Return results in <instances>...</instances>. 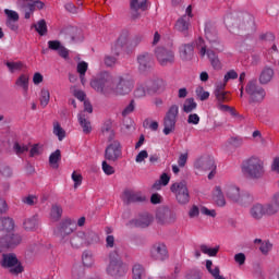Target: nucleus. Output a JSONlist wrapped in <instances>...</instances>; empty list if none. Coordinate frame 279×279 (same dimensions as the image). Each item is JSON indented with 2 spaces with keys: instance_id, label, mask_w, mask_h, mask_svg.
Wrapping results in <instances>:
<instances>
[{
  "instance_id": "1",
  "label": "nucleus",
  "mask_w": 279,
  "mask_h": 279,
  "mask_svg": "<svg viewBox=\"0 0 279 279\" xmlns=\"http://www.w3.org/2000/svg\"><path fill=\"white\" fill-rule=\"evenodd\" d=\"M89 84L96 93L105 97H124L134 89V80L123 75L113 77L108 72L98 74Z\"/></svg>"
},
{
  "instance_id": "2",
  "label": "nucleus",
  "mask_w": 279,
  "mask_h": 279,
  "mask_svg": "<svg viewBox=\"0 0 279 279\" xmlns=\"http://www.w3.org/2000/svg\"><path fill=\"white\" fill-rule=\"evenodd\" d=\"M225 193V195H223ZM226 197L235 204H243V195H241V189L234 184H226L223 189L217 185L213 192V199L220 208L226 206Z\"/></svg>"
},
{
  "instance_id": "3",
  "label": "nucleus",
  "mask_w": 279,
  "mask_h": 279,
  "mask_svg": "<svg viewBox=\"0 0 279 279\" xmlns=\"http://www.w3.org/2000/svg\"><path fill=\"white\" fill-rule=\"evenodd\" d=\"M106 274L111 278H123V276L128 274V264H125L121 258V255L119 254V247H116L109 253Z\"/></svg>"
},
{
  "instance_id": "4",
  "label": "nucleus",
  "mask_w": 279,
  "mask_h": 279,
  "mask_svg": "<svg viewBox=\"0 0 279 279\" xmlns=\"http://www.w3.org/2000/svg\"><path fill=\"white\" fill-rule=\"evenodd\" d=\"M242 172L251 180H260L265 175V162L256 156L250 157L243 161Z\"/></svg>"
},
{
  "instance_id": "5",
  "label": "nucleus",
  "mask_w": 279,
  "mask_h": 279,
  "mask_svg": "<svg viewBox=\"0 0 279 279\" xmlns=\"http://www.w3.org/2000/svg\"><path fill=\"white\" fill-rule=\"evenodd\" d=\"M171 193L175 196V199L180 206H186L191 202V194L189 193V186L186 182H175L170 186Z\"/></svg>"
},
{
  "instance_id": "6",
  "label": "nucleus",
  "mask_w": 279,
  "mask_h": 279,
  "mask_svg": "<svg viewBox=\"0 0 279 279\" xmlns=\"http://www.w3.org/2000/svg\"><path fill=\"white\" fill-rule=\"evenodd\" d=\"M194 44L196 49H201L199 54L202 56V58H204V56H206L207 53V58L210 60L213 69H215L216 71L222 69L223 65L221 64L219 57L217 56V53H215V51L206 50V44H204V39L202 37H198Z\"/></svg>"
},
{
  "instance_id": "7",
  "label": "nucleus",
  "mask_w": 279,
  "mask_h": 279,
  "mask_svg": "<svg viewBox=\"0 0 279 279\" xmlns=\"http://www.w3.org/2000/svg\"><path fill=\"white\" fill-rule=\"evenodd\" d=\"M245 93L250 96V100L253 101V104H260L267 96L265 88L258 85L256 80L250 81L246 84Z\"/></svg>"
},
{
  "instance_id": "8",
  "label": "nucleus",
  "mask_w": 279,
  "mask_h": 279,
  "mask_svg": "<svg viewBox=\"0 0 279 279\" xmlns=\"http://www.w3.org/2000/svg\"><path fill=\"white\" fill-rule=\"evenodd\" d=\"M180 108L178 105H172L163 119V134L169 136V133L175 130V123L178 122V114Z\"/></svg>"
},
{
  "instance_id": "9",
  "label": "nucleus",
  "mask_w": 279,
  "mask_h": 279,
  "mask_svg": "<svg viewBox=\"0 0 279 279\" xmlns=\"http://www.w3.org/2000/svg\"><path fill=\"white\" fill-rule=\"evenodd\" d=\"M98 236L96 233L86 234L84 231H78L73 234L70 239V243L72 247H82V245H90V243H95L98 241Z\"/></svg>"
},
{
  "instance_id": "10",
  "label": "nucleus",
  "mask_w": 279,
  "mask_h": 279,
  "mask_svg": "<svg viewBox=\"0 0 279 279\" xmlns=\"http://www.w3.org/2000/svg\"><path fill=\"white\" fill-rule=\"evenodd\" d=\"M159 226H173L178 221V213L173 209L161 208L156 214Z\"/></svg>"
},
{
  "instance_id": "11",
  "label": "nucleus",
  "mask_w": 279,
  "mask_h": 279,
  "mask_svg": "<svg viewBox=\"0 0 279 279\" xmlns=\"http://www.w3.org/2000/svg\"><path fill=\"white\" fill-rule=\"evenodd\" d=\"M1 266L5 269H10L11 274H23V266L19 264V258L15 254L9 253L2 255Z\"/></svg>"
},
{
  "instance_id": "12",
  "label": "nucleus",
  "mask_w": 279,
  "mask_h": 279,
  "mask_svg": "<svg viewBox=\"0 0 279 279\" xmlns=\"http://www.w3.org/2000/svg\"><path fill=\"white\" fill-rule=\"evenodd\" d=\"M155 54L161 66H169L175 62V52L171 48L159 47L155 50Z\"/></svg>"
},
{
  "instance_id": "13",
  "label": "nucleus",
  "mask_w": 279,
  "mask_h": 279,
  "mask_svg": "<svg viewBox=\"0 0 279 279\" xmlns=\"http://www.w3.org/2000/svg\"><path fill=\"white\" fill-rule=\"evenodd\" d=\"M149 256L153 260H167V258H169L167 244H165V242H155L149 248Z\"/></svg>"
},
{
  "instance_id": "14",
  "label": "nucleus",
  "mask_w": 279,
  "mask_h": 279,
  "mask_svg": "<svg viewBox=\"0 0 279 279\" xmlns=\"http://www.w3.org/2000/svg\"><path fill=\"white\" fill-rule=\"evenodd\" d=\"M122 156L123 149L121 147V142L117 140L112 141L105 149V158L111 162H117Z\"/></svg>"
},
{
  "instance_id": "15",
  "label": "nucleus",
  "mask_w": 279,
  "mask_h": 279,
  "mask_svg": "<svg viewBox=\"0 0 279 279\" xmlns=\"http://www.w3.org/2000/svg\"><path fill=\"white\" fill-rule=\"evenodd\" d=\"M74 230H75V220L71 218H66L59 223L54 232L57 236H60V239L64 241L66 236L73 234Z\"/></svg>"
},
{
  "instance_id": "16",
  "label": "nucleus",
  "mask_w": 279,
  "mask_h": 279,
  "mask_svg": "<svg viewBox=\"0 0 279 279\" xmlns=\"http://www.w3.org/2000/svg\"><path fill=\"white\" fill-rule=\"evenodd\" d=\"M194 169L199 172L215 171L217 166H215V159H213V157L204 155L194 161Z\"/></svg>"
},
{
  "instance_id": "17",
  "label": "nucleus",
  "mask_w": 279,
  "mask_h": 279,
  "mask_svg": "<svg viewBox=\"0 0 279 279\" xmlns=\"http://www.w3.org/2000/svg\"><path fill=\"white\" fill-rule=\"evenodd\" d=\"M23 241L20 234L13 233L12 231L8 232L4 236L0 238V247L12 248L20 245Z\"/></svg>"
},
{
  "instance_id": "18",
  "label": "nucleus",
  "mask_w": 279,
  "mask_h": 279,
  "mask_svg": "<svg viewBox=\"0 0 279 279\" xmlns=\"http://www.w3.org/2000/svg\"><path fill=\"white\" fill-rule=\"evenodd\" d=\"M137 64L140 73H149L154 66V58L151 54L145 52L137 56Z\"/></svg>"
},
{
  "instance_id": "19",
  "label": "nucleus",
  "mask_w": 279,
  "mask_h": 279,
  "mask_svg": "<svg viewBox=\"0 0 279 279\" xmlns=\"http://www.w3.org/2000/svg\"><path fill=\"white\" fill-rule=\"evenodd\" d=\"M129 37H130V33L128 31H123L120 34L114 46H112L111 48V53H113V56H119V53H121V49H123V47L128 45Z\"/></svg>"
},
{
  "instance_id": "20",
  "label": "nucleus",
  "mask_w": 279,
  "mask_h": 279,
  "mask_svg": "<svg viewBox=\"0 0 279 279\" xmlns=\"http://www.w3.org/2000/svg\"><path fill=\"white\" fill-rule=\"evenodd\" d=\"M195 53V45L193 44H183L179 48V56L181 60L189 61L193 60Z\"/></svg>"
},
{
  "instance_id": "21",
  "label": "nucleus",
  "mask_w": 279,
  "mask_h": 279,
  "mask_svg": "<svg viewBox=\"0 0 279 279\" xmlns=\"http://www.w3.org/2000/svg\"><path fill=\"white\" fill-rule=\"evenodd\" d=\"M151 221H154V217H151V215L145 213V214L140 215L134 220H132V223L136 228H148V226H151Z\"/></svg>"
},
{
  "instance_id": "22",
  "label": "nucleus",
  "mask_w": 279,
  "mask_h": 279,
  "mask_svg": "<svg viewBox=\"0 0 279 279\" xmlns=\"http://www.w3.org/2000/svg\"><path fill=\"white\" fill-rule=\"evenodd\" d=\"M130 8L132 10V16L133 19H138L140 13L138 10H142L145 12L147 10V0H130Z\"/></svg>"
},
{
  "instance_id": "23",
  "label": "nucleus",
  "mask_w": 279,
  "mask_h": 279,
  "mask_svg": "<svg viewBox=\"0 0 279 279\" xmlns=\"http://www.w3.org/2000/svg\"><path fill=\"white\" fill-rule=\"evenodd\" d=\"M123 199L126 204H132L134 202H145L147 198L141 192L125 191L123 194Z\"/></svg>"
},
{
  "instance_id": "24",
  "label": "nucleus",
  "mask_w": 279,
  "mask_h": 279,
  "mask_svg": "<svg viewBox=\"0 0 279 279\" xmlns=\"http://www.w3.org/2000/svg\"><path fill=\"white\" fill-rule=\"evenodd\" d=\"M147 95H151L149 83H138L134 90V97L136 99H143V97H147Z\"/></svg>"
},
{
  "instance_id": "25",
  "label": "nucleus",
  "mask_w": 279,
  "mask_h": 279,
  "mask_svg": "<svg viewBox=\"0 0 279 279\" xmlns=\"http://www.w3.org/2000/svg\"><path fill=\"white\" fill-rule=\"evenodd\" d=\"M48 48L51 49V51H58L61 58H69V50L58 40H49Z\"/></svg>"
},
{
  "instance_id": "26",
  "label": "nucleus",
  "mask_w": 279,
  "mask_h": 279,
  "mask_svg": "<svg viewBox=\"0 0 279 279\" xmlns=\"http://www.w3.org/2000/svg\"><path fill=\"white\" fill-rule=\"evenodd\" d=\"M77 119L81 128H83L84 134H90V132H93V125L90 124L88 114H86L84 111L80 112Z\"/></svg>"
},
{
  "instance_id": "27",
  "label": "nucleus",
  "mask_w": 279,
  "mask_h": 279,
  "mask_svg": "<svg viewBox=\"0 0 279 279\" xmlns=\"http://www.w3.org/2000/svg\"><path fill=\"white\" fill-rule=\"evenodd\" d=\"M251 217H253V219H263V217H267V211L265 210V205L260 204V203H256L251 207Z\"/></svg>"
},
{
  "instance_id": "28",
  "label": "nucleus",
  "mask_w": 279,
  "mask_h": 279,
  "mask_svg": "<svg viewBox=\"0 0 279 279\" xmlns=\"http://www.w3.org/2000/svg\"><path fill=\"white\" fill-rule=\"evenodd\" d=\"M189 27H191V20L186 15L181 16L174 25V29H177V32H181V34H186L189 32Z\"/></svg>"
},
{
  "instance_id": "29",
  "label": "nucleus",
  "mask_w": 279,
  "mask_h": 279,
  "mask_svg": "<svg viewBox=\"0 0 279 279\" xmlns=\"http://www.w3.org/2000/svg\"><path fill=\"white\" fill-rule=\"evenodd\" d=\"M23 8L24 10L34 13L36 10H43V8H45V3L38 0H23Z\"/></svg>"
},
{
  "instance_id": "30",
  "label": "nucleus",
  "mask_w": 279,
  "mask_h": 279,
  "mask_svg": "<svg viewBox=\"0 0 279 279\" xmlns=\"http://www.w3.org/2000/svg\"><path fill=\"white\" fill-rule=\"evenodd\" d=\"M15 86L16 88H21L24 95H27V92L29 90V75L21 74L15 81Z\"/></svg>"
},
{
  "instance_id": "31",
  "label": "nucleus",
  "mask_w": 279,
  "mask_h": 279,
  "mask_svg": "<svg viewBox=\"0 0 279 279\" xmlns=\"http://www.w3.org/2000/svg\"><path fill=\"white\" fill-rule=\"evenodd\" d=\"M86 71H88V62L81 61L76 65V73H78V77L82 86H86Z\"/></svg>"
},
{
  "instance_id": "32",
  "label": "nucleus",
  "mask_w": 279,
  "mask_h": 279,
  "mask_svg": "<svg viewBox=\"0 0 279 279\" xmlns=\"http://www.w3.org/2000/svg\"><path fill=\"white\" fill-rule=\"evenodd\" d=\"M23 228L27 232H34L35 230H38V216L35 215L26 218L23 222Z\"/></svg>"
},
{
  "instance_id": "33",
  "label": "nucleus",
  "mask_w": 279,
  "mask_h": 279,
  "mask_svg": "<svg viewBox=\"0 0 279 279\" xmlns=\"http://www.w3.org/2000/svg\"><path fill=\"white\" fill-rule=\"evenodd\" d=\"M0 230L2 232H12L14 230V220L10 217L0 219Z\"/></svg>"
},
{
  "instance_id": "34",
  "label": "nucleus",
  "mask_w": 279,
  "mask_h": 279,
  "mask_svg": "<svg viewBox=\"0 0 279 279\" xmlns=\"http://www.w3.org/2000/svg\"><path fill=\"white\" fill-rule=\"evenodd\" d=\"M271 80H274V70L270 68H265L259 75V82L262 84H269Z\"/></svg>"
},
{
  "instance_id": "35",
  "label": "nucleus",
  "mask_w": 279,
  "mask_h": 279,
  "mask_svg": "<svg viewBox=\"0 0 279 279\" xmlns=\"http://www.w3.org/2000/svg\"><path fill=\"white\" fill-rule=\"evenodd\" d=\"M165 88H167V82L162 78H157L154 81L150 90L153 93H165Z\"/></svg>"
},
{
  "instance_id": "36",
  "label": "nucleus",
  "mask_w": 279,
  "mask_h": 279,
  "mask_svg": "<svg viewBox=\"0 0 279 279\" xmlns=\"http://www.w3.org/2000/svg\"><path fill=\"white\" fill-rule=\"evenodd\" d=\"M50 99H51V94L49 93V89L41 88L40 94H39L40 106L43 108H47V106H49Z\"/></svg>"
},
{
  "instance_id": "37",
  "label": "nucleus",
  "mask_w": 279,
  "mask_h": 279,
  "mask_svg": "<svg viewBox=\"0 0 279 279\" xmlns=\"http://www.w3.org/2000/svg\"><path fill=\"white\" fill-rule=\"evenodd\" d=\"M53 134L56 137H58V141H64L66 138V131L62 129L60 125V122H53Z\"/></svg>"
},
{
  "instance_id": "38",
  "label": "nucleus",
  "mask_w": 279,
  "mask_h": 279,
  "mask_svg": "<svg viewBox=\"0 0 279 279\" xmlns=\"http://www.w3.org/2000/svg\"><path fill=\"white\" fill-rule=\"evenodd\" d=\"M62 206L54 204L52 205L50 209V217L53 219V221H60V218L62 217Z\"/></svg>"
},
{
  "instance_id": "39",
  "label": "nucleus",
  "mask_w": 279,
  "mask_h": 279,
  "mask_svg": "<svg viewBox=\"0 0 279 279\" xmlns=\"http://www.w3.org/2000/svg\"><path fill=\"white\" fill-rule=\"evenodd\" d=\"M197 109V102H195L194 98H187L185 99L183 104V112H186L187 114L193 112V110Z\"/></svg>"
},
{
  "instance_id": "40",
  "label": "nucleus",
  "mask_w": 279,
  "mask_h": 279,
  "mask_svg": "<svg viewBox=\"0 0 279 279\" xmlns=\"http://www.w3.org/2000/svg\"><path fill=\"white\" fill-rule=\"evenodd\" d=\"M201 252L203 254H206L207 256L214 257V256H217V254H219V246L209 247L206 244H202Z\"/></svg>"
},
{
  "instance_id": "41",
  "label": "nucleus",
  "mask_w": 279,
  "mask_h": 279,
  "mask_svg": "<svg viewBox=\"0 0 279 279\" xmlns=\"http://www.w3.org/2000/svg\"><path fill=\"white\" fill-rule=\"evenodd\" d=\"M60 158H62L60 149H57L49 156V165L52 167V169H58V162H60Z\"/></svg>"
},
{
  "instance_id": "42",
  "label": "nucleus",
  "mask_w": 279,
  "mask_h": 279,
  "mask_svg": "<svg viewBox=\"0 0 279 279\" xmlns=\"http://www.w3.org/2000/svg\"><path fill=\"white\" fill-rule=\"evenodd\" d=\"M33 27H35L39 36L47 35V22L45 20H39L36 24L33 25Z\"/></svg>"
},
{
  "instance_id": "43",
  "label": "nucleus",
  "mask_w": 279,
  "mask_h": 279,
  "mask_svg": "<svg viewBox=\"0 0 279 279\" xmlns=\"http://www.w3.org/2000/svg\"><path fill=\"white\" fill-rule=\"evenodd\" d=\"M132 271L133 279H143V276H145V268L141 264H134Z\"/></svg>"
},
{
  "instance_id": "44",
  "label": "nucleus",
  "mask_w": 279,
  "mask_h": 279,
  "mask_svg": "<svg viewBox=\"0 0 279 279\" xmlns=\"http://www.w3.org/2000/svg\"><path fill=\"white\" fill-rule=\"evenodd\" d=\"M5 65L8 66L10 73H16L23 70V62L21 61H17V62L8 61Z\"/></svg>"
},
{
  "instance_id": "45",
  "label": "nucleus",
  "mask_w": 279,
  "mask_h": 279,
  "mask_svg": "<svg viewBox=\"0 0 279 279\" xmlns=\"http://www.w3.org/2000/svg\"><path fill=\"white\" fill-rule=\"evenodd\" d=\"M82 260L85 267H93L95 265V258L93 257V253L90 252H84Z\"/></svg>"
},
{
  "instance_id": "46",
  "label": "nucleus",
  "mask_w": 279,
  "mask_h": 279,
  "mask_svg": "<svg viewBox=\"0 0 279 279\" xmlns=\"http://www.w3.org/2000/svg\"><path fill=\"white\" fill-rule=\"evenodd\" d=\"M205 36H206V39H207L211 45H215V43H218L217 33L210 31V27H208V24L205 26Z\"/></svg>"
},
{
  "instance_id": "47",
  "label": "nucleus",
  "mask_w": 279,
  "mask_h": 279,
  "mask_svg": "<svg viewBox=\"0 0 279 279\" xmlns=\"http://www.w3.org/2000/svg\"><path fill=\"white\" fill-rule=\"evenodd\" d=\"M13 149L17 156H21V154H25V151H29V145L27 144H20L14 143Z\"/></svg>"
},
{
  "instance_id": "48",
  "label": "nucleus",
  "mask_w": 279,
  "mask_h": 279,
  "mask_svg": "<svg viewBox=\"0 0 279 279\" xmlns=\"http://www.w3.org/2000/svg\"><path fill=\"white\" fill-rule=\"evenodd\" d=\"M217 104H226V101H230V97H228V92H218L214 93Z\"/></svg>"
},
{
  "instance_id": "49",
  "label": "nucleus",
  "mask_w": 279,
  "mask_h": 279,
  "mask_svg": "<svg viewBox=\"0 0 279 279\" xmlns=\"http://www.w3.org/2000/svg\"><path fill=\"white\" fill-rule=\"evenodd\" d=\"M195 93H196V97H198V99H201V101H206V99H208V97H210V93L204 90V87H202V86L197 87Z\"/></svg>"
},
{
  "instance_id": "50",
  "label": "nucleus",
  "mask_w": 279,
  "mask_h": 279,
  "mask_svg": "<svg viewBox=\"0 0 279 279\" xmlns=\"http://www.w3.org/2000/svg\"><path fill=\"white\" fill-rule=\"evenodd\" d=\"M4 14L7 16V21H19V13L14 10L4 9Z\"/></svg>"
},
{
  "instance_id": "51",
  "label": "nucleus",
  "mask_w": 279,
  "mask_h": 279,
  "mask_svg": "<svg viewBox=\"0 0 279 279\" xmlns=\"http://www.w3.org/2000/svg\"><path fill=\"white\" fill-rule=\"evenodd\" d=\"M22 202L26 204V206H34V204H38V197H36V195L24 196Z\"/></svg>"
},
{
  "instance_id": "52",
  "label": "nucleus",
  "mask_w": 279,
  "mask_h": 279,
  "mask_svg": "<svg viewBox=\"0 0 279 279\" xmlns=\"http://www.w3.org/2000/svg\"><path fill=\"white\" fill-rule=\"evenodd\" d=\"M136 108V104L134 100H131L130 104L123 109L122 117H128V114H132Z\"/></svg>"
},
{
  "instance_id": "53",
  "label": "nucleus",
  "mask_w": 279,
  "mask_h": 279,
  "mask_svg": "<svg viewBox=\"0 0 279 279\" xmlns=\"http://www.w3.org/2000/svg\"><path fill=\"white\" fill-rule=\"evenodd\" d=\"M72 180L74 182V189H80V186H82V180H83L82 174L74 171L72 173Z\"/></svg>"
},
{
  "instance_id": "54",
  "label": "nucleus",
  "mask_w": 279,
  "mask_h": 279,
  "mask_svg": "<svg viewBox=\"0 0 279 279\" xmlns=\"http://www.w3.org/2000/svg\"><path fill=\"white\" fill-rule=\"evenodd\" d=\"M271 243L269 242H262L260 246H259V252H262V254H264V256H267V254H269V252H271Z\"/></svg>"
},
{
  "instance_id": "55",
  "label": "nucleus",
  "mask_w": 279,
  "mask_h": 279,
  "mask_svg": "<svg viewBox=\"0 0 279 279\" xmlns=\"http://www.w3.org/2000/svg\"><path fill=\"white\" fill-rule=\"evenodd\" d=\"M102 171L106 175H113L114 167L110 166L108 161H102Z\"/></svg>"
},
{
  "instance_id": "56",
  "label": "nucleus",
  "mask_w": 279,
  "mask_h": 279,
  "mask_svg": "<svg viewBox=\"0 0 279 279\" xmlns=\"http://www.w3.org/2000/svg\"><path fill=\"white\" fill-rule=\"evenodd\" d=\"M0 173L4 178H11L12 177V168H10V166L1 165L0 166Z\"/></svg>"
},
{
  "instance_id": "57",
  "label": "nucleus",
  "mask_w": 279,
  "mask_h": 279,
  "mask_svg": "<svg viewBox=\"0 0 279 279\" xmlns=\"http://www.w3.org/2000/svg\"><path fill=\"white\" fill-rule=\"evenodd\" d=\"M199 213H202V209H199L197 205H193L189 210L190 219H195V217H199Z\"/></svg>"
},
{
  "instance_id": "58",
  "label": "nucleus",
  "mask_w": 279,
  "mask_h": 279,
  "mask_svg": "<svg viewBox=\"0 0 279 279\" xmlns=\"http://www.w3.org/2000/svg\"><path fill=\"white\" fill-rule=\"evenodd\" d=\"M187 161H189V153H183L179 156L178 166L181 168L186 167Z\"/></svg>"
},
{
  "instance_id": "59",
  "label": "nucleus",
  "mask_w": 279,
  "mask_h": 279,
  "mask_svg": "<svg viewBox=\"0 0 279 279\" xmlns=\"http://www.w3.org/2000/svg\"><path fill=\"white\" fill-rule=\"evenodd\" d=\"M239 77V73L234 70H230L225 74L223 81L229 82L230 80H236Z\"/></svg>"
},
{
  "instance_id": "60",
  "label": "nucleus",
  "mask_w": 279,
  "mask_h": 279,
  "mask_svg": "<svg viewBox=\"0 0 279 279\" xmlns=\"http://www.w3.org/2000/svg\"><path fill=\"white\" fill-rule=\"evenodd\" d=\"M201 214L205 217H217V211L215 209H208L207 207H201Z\"/></svg>"
},
{
  "instance_id": "61",
  "label": "nucleus",
  "mask_w": 279,
  "mask_h": 279,
  "mask_svg": "<svg viewBox=\"0 0 279 279\" xmlns=\"http://www.w3.org/2000/svg\"><path fill=\"white\" fill-rule=\"evenodd\" d=\"M187 123L191 125H199V116L197 113H191L187 117Z\"/></svg>"
},
{
  "instance_id": "62",
  "label": "nucleus",
  "mask_w": 279,
  "mask_h": 279,
  "mask_svg": "<svg viewBox=\"0 0 279 279\" xmlns=\"http://www.w3.org/2000/svg\"><path fill=\"white\" fill-rule=\"evenodd\" d=\"M147 158H149V154L147 153V150H141L135 157V162L141 163Z\"/></svg>"
},
{
  "instance_id": "63",
  "label": "nucleus",
  "mask_w": 279,
  "mask_h": 279,
  "mask_svg": "<svg viewBox=\"0 0 279 279\" xmlns=\"http://www.w3.org/2000/svg\"><path fill=\"white\" fill-rule=\"evenodd\" d=\"M228 83L225 80L222 82L216 83L214 94L215 93H223V92H226V85Z\"/></svg>"
},
{
  "instance_id": "64",
  "label": "nucleus",
  "mask_w": 279,
  "mask_h": 279,
  "mask_svg": "<svg viewBox=\"0 0 279 279\" xmlns=\"http://www.w3.org/2000/svg\"><path fill=\"white\" fill-rule=\"evenodd\" d=\"M267 279H279V268L277 269H270L268 271Z\"/></svg>"
}]
</instances>
